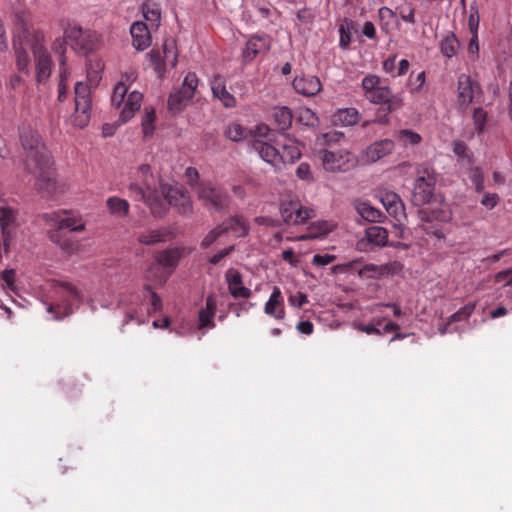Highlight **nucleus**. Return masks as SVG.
Segmentation results:
<instances>
[{"mask_svg": "<svg viewBox=\"0 0 512 512\" xmlns=\"http://www.w3.org/2000/svg\"><path fill=\"white\" fill-rule=\"evenodd\" d=\"M396 139L404 147H414L419 145L422 141L421 135L410 129L399 130L397 132Z\"/></svg>", "mask_w": 512, "mask_h": 512, "instance_id": "obj_39", "label": "nucleus"}, {"mask_svg": "<svg viewBox=\"0 0 512 512\" xmlns=\"http://www.w3.org/2000/svg\"><path fill=\"white\" fill-rule=\"evenodd\" d=\"M355 209L364 220L369 222H380L382 217H384L383 213L379 209L373 207L366 201L356 202Z\"/></svg>", "mask_w": 512, "mask_h": 512, "instance_id": "obj_31", "label": "nucleus"}, {"mask_svg": "<svg viewBox=\"0 0 512 512\" xmlns=\"http://www.w3.org/2000/svg\"><path fill=\"white\" fill-rule=\"evenodd\" d=\"M198 86V77L195 73L189 72L183 81L181 93L184 98H193Z\"/></svg>", "mask_w": 512, "mask_h": 512, "instance_id": "obj_43", "label": "nucleus"}, {"mask_svg": "<svg viewBox=\"0 0 512 512\" xmlns=\"http://www.w3.org/2000/svg\"><path fill=\"white\" fill-rule=\"evenodd\" d=\"M107 208L112 215L127 216L129 213L130 205L127 200L113 196L109 197L106 201Z\"/></svg>", "mask_w": 512, "mask_h": 512, "instance_id": "obj_37", "label": "nucleus"}, {"mask_svg": "<svg viewBox=\"0 0 512 512\" xmlns=\"http://www.w3.org/2000/svg\"><path fill=\"white\" fill-rule=\"evenodd\" d=\"M16 65L20 72L29 73L30 58L28 52L21 47L16 48Z\"/></svg>", "mask_w": 512, "mask_h": 512, "instance_id": "obj_51", "label": "nucleus"}, {"mask_svg": "<svg viewBox=\"0 0 512 512\" xmlns=\"http://www.w3.org/2000/svg\"><path fill=\"white\" fill-rule=\"evenodd\" d=\"M385 270L386 268L384 266L366 264L359 268L357 273L362 278H378L385 273Z\"/></svg>", "mask_w": 512, "mask_h": 512, "instance_id": "obj_48", "label": "nucleus"}, {"mask_svg": "<svg viewBox=\"0 0 512 512\" xmlns=\"http://www.w3.org/2000/svg\"><path fill=\"white\" fill-rule=\"evenodd\" d=\"M288 301L289 303L294 306V307H298V308H301L303 307L306 303H308V297L306 294L302 293V292H298L297 294L295 295H290L289 298H288Z\"/></svg>", "mask_w": 512, "mask_h": 512, "instance_id": "obj_63", "label": "nucleus"}, {"mask_svg": "<svg viewBox=\"0 0 512 512\" xmlns=\"http://www.w3.org/2000/svg\"><path fill=\"white\" fill-rule=\"evenodd\" d=\"M180 255L175 249H168L160 252L156 258L159 265L165 268H175L178 264Z\"/></svg>", "mask_w": 512, "mask_h": 512, "instance_id": "obj_41", "label": "nucleus"}, {"mask_svg": "<svg viewBox=\"0 0 512 512\" xmlns=\"http://www.w3.org/2000/svg\"><path fill=\"white\" fill-rule=\"evenodd\" d=\"M41 218L50 227L48 236L53 243L67 253H72L77 249V242L69 239L62 231H83L85 224L80 216L72 211L61 209L44 213Z\"/></svg>", "mask_w": 512, "mask_h": 512, "instance_id": "obj_2", "label": "nucleus"}, {"mask_svg": "<svg viewBox=\"0 0 512 512\" xmlns=\"http://www.w3.org/2000/svg\"><path fill=\"white\" fill-rule=\"evenodd\" d=\"M380 201L386 211L397 218L404 211V204L398 194L392 191H386L380 194Z\"/></svg>", "mask_w": 512, "mask_h": 512, "instance_id": "obj_26", "label": "nucleus"}, {"mask_svg": "<svg viewBox=\"0 0 512 512\" xmlns=\"http://www.w3.org/2000/svg\"><path fill=\"white\" fill-rule=\"evenodd\" d=\"M171 236V230L169 228L163 227L141 232L138 234L137 240L139 243L144 245H154L166 241Z\"/></svg>", "mask_w": 512, "mask_h": 512, "instance_id": "obj_27", "label": "nucleus"}, {"mask_svg": "<svg viewBox=\"0 0 512 512\" xmlns=\"http://www.w3.org/2000/svg\"><path fill=\"white\" fill-rule=\"evenodd\" d=\"M436 174L429 165H421L417 168V176L414 181L411 201L415 206L429 203L434 197Z\"/></svg>", "mask_w": 512, "mask_h": 512, "instance_id": "obj_4", "label": "nucleus"}, {"mask_svg": "<svg viewBox=\"0 0 512 512\" xmlns=\"http://www.w3.org/2000/svg\"><path fill=\"white\" fill-rule=\"evenodd\" d=\"M394 149V142L390 139H383L374 142L366 149V157L370 162H376L381 158L391 154Z\"/></svg>", "mask_w": 512, "mask_h": 512, "instance_id": "obj_23", "label": "nucleus"}, {"mask_svg": "<svg viewBox=\"0 0 512 512\" xmlns=\"http://www.w3.org/2000/svg\"><path fill=\"white\" fill-rule=\"evenodd\" d=\"M495 282L503 283L504 286L511 285L512 284V269H507V270L498 272L495 275Z\"/></svg>", "mask_w": 512, "mask_h": 512, "instance_id": "obj_64", "label": "nucleus"}, {"mask_svg": "<svg viewBox=\"0 0 512 512\" xmlns=\"http://www.w3.org/2000/svg\"><path fill=\"white\" fill-rule=\"evenodd\" d=\"M453 152L460 160H467L469 163L471 162V153L464 142H455L453 145Z\"/></svg>", "mask_w": 512, "mask_h": 512, "instance_id": "obj_54", "label": "nucleus"}, {"mask_svg": "<svg viewBox=\"0 0 512 512\" xmlns=\"http://www.w3.org/2000/svg\"><path fill=\"white\" fill-rule=\"evenodd\" d=\"M75 111L72 122L75 127L84 128L88 125L91 117V90L87 83L78 81L74 86Z\"/></svg>", "mask_w": 512, "mask_h": 512, "instance_id": "obj_6", "label": "nucleus"}, {"mask_svg": "<svg viewBox=\"0 0 512 512\" xmlns=\"http://www.w3.org/2000/svg\"><path fill=\"white\" fill-rule=\"evenodd\" d=\"M132 44L137 50H145L151 44V34L146 23L135 22L131 25Z\"/></svg>", "mask_w": 512, "mask_h": 512, "instance_id": "obj_20", "label": "nucleus"}, {"mask_svg": "<svg viewBox=\"0 0 512 512\" xmlns=\"http://www.w3.org/2000/svg\"><path fill=\"white\" fill-rule=\"evenodd\" d=\"M166 197L170 206L177 208L183 215H190L193 211L190 196L179 187H169L166 190Z\"/></svg>", "mask_w": 512, "mask_h": 512, "instance_id": "obj_15", "label": "nucleus"}, {"mask_svg": "<svg viewBox=\"0 0 512 512\" xmlns=\"http://www.w3.org/2000/svg\"><path fill=\"white\" fill-rule=\"evenodd\" d=\"M361 119V115L356 108H342L339 109L333 116V121L335 124H340L342 126H354Z\"/></svg>", "mask_w": 512, "mask_h": 512, "instance_id": "obj_30", "label": "nucleus"}, {"mask_svg": "<svg viewBox=\"0 0 512 512\" xmlns=\"http://www.w3.org/2000/svg\"><path fill=\"white\" fill-rule=\"evenodd\" d=\"M211 90L213 96L219 99L226 108H234L236 106V98L226 89L225 81L222 76L216 75L213 77Z\"/></svg>", "mask_w": 512, "mask_h": 512, "instance_id": "obj_21", "label": "nucleus"}, {"mask_svg": "<svg viewBox=\"0 0 512 512\" xmlns=\"http://www.w3.org/2000/svg\"><path fill=\"white\" fill-rule=\"evenodd\" d=\"M335 255L332 254H315L312 258V264L316 266H326L334 262Z\"/></svg>", "mask_w": 512, "mask_h": 512, "instance_id": "obj_57", "label": "nucleus"}, {"mask_svg": "<svg viewBox=\"0 0 512 512\" xmlns=\"http://www.w3.org/2000/svg\"><path fill=\"white\" fill-rule=\"evenodd\" d=\"M482 97L480 84L467 74H461L457 82V103L459 108L466 110L470 104Z\"/></svg>", "mask_w": 512, "mask_h": 512, "instance_id": "obj_10", "label": "nucleus"}, {"mask_svg": "<svg viewBox=\"0 0 512 512\" xmlns=\"http://www.w3.org/2000/svg\"><path fill=\"white\" fill-rule=\"evenodd\" d=\"M475 304H468L453 313L449 318V323L460 322L467 319L473 312Z\"/></svg>", "mask_w": 512, "mask_h": 512, "instance_id": "obj_53", "label": "nucleus"}, {"mask_svg": "<svg viewBox=\"0 0 512 512\" xmlns=\"http://www.w3.org/2000/svg\"><path fill=\"white\" fill-rule=\"evenodd\" d=\"M142 13L146 21L151 27L157 28L161 19L160 5L152 0H147L142 4Z\"/></svg>", "mask_w": 512, "mask_h": 512, "instance_id": "obj_32", "label": "nucleus"}, {"mask_svg": "<svg viewBox=\"0 0 512 512\" xmlns=\"http://www.w3.org/2000/svg\"><path fill=\"white\" fill-rule=\"evenodd\" d=\"M396 58V55L390 56L382 63L383 70L392 77H396Z\"/></svg>", "mask_w": 512, "mask_h": 512, "instance_id": "obj_61", "label": "nucleus"}, {"mask_svg": "<svg viewBox=\"0 0 512 512\" xmlns=\"http://www.w3.org/2000/svg\"><path fill=\"white\" fill-rule=\"evenodd\" d=\"M149 57L156 73L159 75V77H162L165 73V65L161 49H152L149 53Z\"/></svg>", "mask_w": 512, "mask_h": 512, "instance_id": "obj_50", "label": "nucleus"}, {"mask_svg": "<svg viewBox=\"0 0 512 512\" xmlns=\"http://www.w3.org/2000/svg\"><path fill=\"white\" fill-rule=\"evenodd\" d=\"M439 48L443 56L452 58L457 54L460 48V43L454 33L448 32L441 39Z\"/></svg>", "mask_w": 512, "mask_h": 512, "instance_id": "obj_34", "label": "nucleus"}, {"mask_svg": "<svg viewBox=\"0 0 512 512\" xmlns=\"http://www.w3.org/2000/svg\"><path fill=\"white\" fill-rule=\"evenodd\" d=\"M153 189V187H145L139 182H133L128 187L129 196L135 201H143L144 203L149 199Z\"/></svg>", "mask_w": 512, "mask_h": 512, "instance_id": "obj_40", "label": "nucleus"}, {"mask_svg": "<svg viewBox=\"0 0 512 512\" xmlns=\"http://www.w3.org/2000/svg\"><path fill=\"white\" fill-rule=\"evenodd\" d=\"M225 279L228 284L229 292L233 298L248 299L251 297L252 291L249 288L243 286L242 275L239 271L235 269H229L226 272Z\"/></svg>", "mask_w": 512, "mask_h": 512, "instance_id": "obj_18", "label": "nucleus"}, {"mask_svg": "<svg viewBox=\"0 0 512 512\" xmlns=\"http://www.w3.org/2000/svg\"><path fill=\"white\" fill-rule=\"evenodd\" d=\"M277 145L280 147L282 165L292 164L300 158L301 150L295 139L282 135L281 139L277 140Z\"/></svg>", "mask_w": 512, "mask_h": 512, "instance_id": "obj_19", "label": "nucleus"}, {"mask_svg": "<svg viewBox=\"0 0 512 512\" xmlns=\"http://www.w3.org/2000/svg\"><path fill=\"white\" fill-rule=\"evenodd\" d=\"M421 222L449 223L452 220V211L447 204L418 210Z\"/></svg>", "mask_w": 512, "mask_h": 512, "instance_id": "obj_16", "label": "nucleus"}, {"mask_svg": "<svg viewBox=\"0 0 512 512\" xmlns=\"http://www.w3.org/2000/svg\"><path fill=\"white\" fill-rule=\"evenodd\" d=\"M225 234L231 232L235 237H244L249 232L248 222L242 216H234L220 224Z\"/></svg>", "mask_w": 512, "mask_h": 512, "instance_id": "obj_29", "label": "nucleus"}, {"mask_svg": "<svg viewBox=\"0 0 512 512\" xmlns=\"http://www.w3.org/2000/svg\"><path fill=\"white\" fill-rule=\"evenodd\" d=\"M281 216L288 225L302 224L313 216V210L304 207L299 201H289L281 204Z\"/></svg>", "mask_w": 512, "mask_h": 512, "instance_id": "obj_12", "label": "nucleus"}, {"mask_svg": "<svg viewBox=\"0 0 512 512\" xmlns=\"http://www.w3.org/2000/svg\"><path fill=\"white\" fill-rule=\"evenodd\" d=\"M225 229L221 225L212 229L201 241V247L203 249L210 247L218 238L225 234Z\"/></svg>", "mask_w": 512, "mask_h": 512, "instance_id": "obj_52", "label": "nucleus"}, {"mask_svg": "<svg viewBox=\"0 0 512 512\" xmlns=\"http://www.w3.org/2000/svg\"><path fill=\"white\" fill-rule=\"evenodd\" d=\"M388 242V231L381 226H370L365 230V236L357 242L359 251L368 252L375 247H384Z\"/></svg>", "mask_w": 512, "mask_h": 512, "instance_id": "obj_13", "label": "nucleus"}, {"mask_svg": "<svg viewBox=\"0 0 512 512\" xmlns=\"http://www.w3.org/2000/svg\"><path fill=\"white\" fill-rule=\"evenodd\" d=\"M195 192L207 208L221 211L229 206V196L220 187H215L210 183L200 182L196 186Z\"/></svg>", "mask_w": 512, "mask_h": 512, "instance_id": "obj_9", "label": "nucleus"}, {"mask_svg": "<svg viewBox=\"0 0 512 512\" xmlns=\"http://www.w3.org/2000/svg\"><path fill=\"white\" fill-rule=\"evenodd\" d=\"M487 114L482 108H475L473 112V120L478 133H481L486 123Z\"/></svg>", "mask_w": 512, "mask_h": 512, "instance_id": "obj_56", "label": "nucleus"}, {"mask_svg": "<svg viewBox=\"0 0 512 512\" xmlns=\"http://www.w3.org/2000/svg\"><path fill=\"white\" fill-rule=\"evenodd\" d=\"M224 135L233 142H239L251 137L252 130L237 122H233L226 126Z\"/></svg>", "mask_w": 512, "mask_h": 512, "instance_id": "obj_33", "label": "nucleus"}, {"mask_svg": "<svg viewBox=\"0 0 512 512\" xmlns=\"http://www.w3.org/2000/svg\"><path fill=\"white\" fill-rule=\"evenodd\" d=\"M14 20L19 29L22 30L23 36L26 37L29 34L30 12L25 8L15 10Z\"/></svg>", "mask_w": 512, "mask_h": 512, "instance_id": "obj_44", "label": "nucleus"}, {"mask_svg": "<svg viewBox=\"0 0 512 512\" xmlns=\"http://www.w3.org/2000/svg\"><path fill=\"white\" fill-rule=\"evenodd\" d=\"M415 12V7L410 3L396 7V14L399 15L404 22L412 25L416 23Z\"/></svg>", "mask_w": 512, "mask_h": 512, "instance_id": "obj_49", "label": "nucleus"}, {"mask_svg": "<svg viewBox=\"0 0 512 512\" xmlns=\"http://www.w3.org/2000/svg\"><path fill=\"white\" fill-rule=\"evenodd\" d=\"M32 52L36 66V81L43 83L48 80L52 71V59L51 55L44 46V44L36 39L32 45Z\"/></svg>", "mask_w": 512, "mask_h": 512, "instance_id": "obj_11", "label": "nucleus"}, {"mask_svg": "<svg viewBox=\"0 0 512 512\" xmlns=\"http://www.w3.org/2000/svg\"><path fill=\"white\" fill-rule=\"evenodd\" d=\"M342 138H344V134L339 131H329L322 135L324 144L328 146L338 143Z\"/></svg>", "mask_w": 512, "mask_h": 512, "instance_id": "obj_59", "label": "nucleus"}, {"mask_svg": "<svg viewBox=\"0 0 512 512\" xmlns=\"http://www.w3.org/2000/svg\"><path fill=\"white\" fill-rule=\"evenodd\" d=\"M270 129L265 124L256 125L254 130H252L253 140H262L263 138H267L269 136Z\"/></svg>", "mask_w": 512, "mask_h": 512, "instance_id": "obj_60", "label": "nucleus"}, {"mask_svg": "<svg viewBox=\"0 0 512 512\" xmlns=\"http://www.w3.org/2000/svg\"><path fill=\"white\" fill-rule=\"evenodd\" d=\"M65 39L71 47L80 53H88L96 48L98 40L97 33L92 30H84L79 26H69L64 32Z\"/></svg>", "mask_w": 512, "mask_h": 512, "instance_id": "obj_8", "label": "nucleus"}, {"mask_svg": "<svg viewBox=\"0 0 512 512\" xmlns=\"http://www.w3.org/2000/svg\"><path fill=\"white\" fill-rule=\"evenodd\" d=\"M422 230L428 236L435 237V239L441 243L446 240V232L443 230L441 226L442 223L437 222H421Z\"/></svg>", "mask_w": 512, "mask_h": 512, "instance_id": "obj_42", "label": "nucleus"}, {"mask_svg": "<svg viewBox=\"0 0 512 512\" xmlns=\"http://www.w3.org/2000/svg\"><path fill=\"white\" fill-rule=\"evenodd\" d=\"M364 96L373 104L384 105L385 111L390 113L403 106V99L398 94H393L386 85H381L379 76L369 74L362 79L361 83Z\"/></svg>", "mask_w": 512, "mask_h": 512, "instance_id": "obj_3", "label": "nucleus"}, {"mask_svg": "<svg viewBox=\"0 0 512 512\" xmlns=\"http://www.w3.org/2000/svg\"><path fill=\"white\" fill-rule=\"evenodd\" d=\"M155 119H156V116H155V111L154 109H148V108H145V114L142 118V131H143V134H144V137H150L154 134V130H155V126H154V122H155Z\"/></svg>", "mask_w": 512, "mask_h": 512, "instance_id": "obj_46", "label": "nucleus"}, {"mask_svg": "<svg viewBox=\"0 0 512 512\" xmlns=\"http://www.w3.org/2000/svg\"><path fill=\"white\" fill-rule=\"evenodd\" d=\"M145 204L150 208L151 214L155 217H163L168 210V206H170L166 192L164 195H161L155 188Z\"/></svg>", "mask_w": 512, "mask_h": 512, "instance_id": "obj_28", "label": "nucleus"}, {"mask_svg": "<svg viewBox=\"0 0 512 512\" xmlns=\"http://www.w3.org/2000/svg\"><path fill=\"white\" fill-rule=\"evenodd\" d=\"M269 41L266 37L254 36L248 40L243 51L246 61H252L258 54L269 50Z\"/></svg>", "mask_w": 512, "mask_h": 512, "instance_id": "obj_25", "label": "nucleus"}, {"mask_svg": "<svg viewBox=\"0 0 512 512\" xmlns=\"http://www.w3.org/2000/svg\"><path fill=\"white\" fill-rule=\"evenodd\" d=\"M479 21H480V17H479L478 7L474 3L470 6L469 17H468V26H469V29L471 32L477 33Z\"/></svg>", "mask_w": 512, "mask_h": 512, "instance_id": "obj_55", "label": "nucleus"}, {"mask_svg": "<svg viewBox=\"0 0 512 512\" xmlns=\"http://www.w3.org/2000/svg\"><path fill=\"white\" fill-rule=\"evenodd\" d=\"M128 87L123 82H118L113 89L111 95L112 106L120 108L123 104V108L120 112L121 123L129 121L141 107L143 95L138 91H132L126 98Z\"/></svg>", "mask_w": 512, "mask_h": 512, "instance_id": "obj_5", "label": "nucleus"}, {"mask_svg": "<svg viewBox=\"0 0 512 512\" xmlns=\"http://www.w3.org/2000/svg\"><path fill=\"white\" fill-rule=\"evenodd\" d=\"M181 89L171 93L168 98V108L173 112H180L186 103L192 98H184Z\"/></svg>", "mask_w": 512, "mask_h": 512, "instance_id": "obj_47", "label": "nucleus"}, {"mask_svg": "<svg viewBox=\"0 0 512 512\" xmlns=\"http://www.w3.org/2000/svg\"><path fill=\"white\" fill-rule=\"evenodd\" d=\"M217 301L213 294L206 298L205 307L200 309L198 319V329L214 328V317L216 314Z\"/></svg>", "mask_w": 512, "mask_h": 512, "instance_id": "obj_22", "label": "nucleus"}, {"mask_svg": "<svg viewBox=\"0 0 512 512\" xmlns=\"http://www.w3.org/2000/svg\"><path fill=\"white\" fill-rule=\"evenodd\" d=\"M318 154L323 168L329 172H346L357 163L354 155L347 150L332 151L321 149Z\"/></svg>", "mask_w": 512, "mask_h": 512, "instance_id": "obj_7", "label": "nucleus"}, {"mask_svg": "<svg viewBox=\"0 0 512 512\" xmlns=\"http://www.w3.org/2000/svg\"><path fill=\"white\" fill-rule=\"evenodd\" d=\"M22 148L25 152V170L35 178V186L47 197H56L64 192L55 178L51 155L43 144L39 134L31 129L20 133Z\"/></svg>", "mask_w": 512, "mask_h": 512, "instance_id": "obj_1", "label": "nucleus"}, {"mask_svg": "<svg viewBox=\"0 0 512 512\" xmlns=\"http://www.w3.org/2000/svg\"><path fill=\"white\" fill-rule=\"evenodd\" d=\"M264 311L267 315H270L275 319L280 320L284 318L285 310L283 307V299L278 287H275L271 293L269 300L265 304Z\"/></svg>", "mask_w": 512, "mask_h": 512, "instance_id": "obj_24", "label": "nucleus"}, {"mask_svg": "<svg viewBox=\"0 0 512 512\" xmlns=\"http://www.w3.org/2000/svg\"><path fill=\"white\" fill-rule=\"evenodd\" d=\"M161 52L163 54L165 71L168 67L174 68L177 64V50L175 41L173 39L165 40L162 45Z\"/></svg>", "mask_w": 512, "mask_h": 512, "instance_id": "obj_35", "label": "nucleus"}, {"mask_svg": "<svg viewBox=\"0 0 512 512\" xmlns=\"http://www.w3.org/2000/svg\"><path fill=\"white\" fill-rule=\"evenodd\" d=\"M499 202V196L495 193H486L483 195L480 203L488 209H493Z\"/></svg>", "mask_w": 512, "mask_h": 512, "instance_id": "obj_62", "label": "nucleus"}, {"mask_svg": "<svg viewBox=\"0 0 512 512\" xmlns=\"http://www.w3.org/2000/svg\"><path fill=\"white\" fill-rule=\"evenodd\" d=\"M253 149L259 154L268 164L272 165L275 169H281L282 158L280 157V149L263 140H253Z\"/></svg>", "mask_w": 512, "mask_h": 512, "instance_id": "obj_17", "label": "nucleus"}, {"mask_svg": "<svg viewBox=\"0 0 512 512\" xmlns=\"http://www.w3.org/2000/svg\"><path fill=\"white\" fill-rule=\"evenodd\" d=\"M135 182L142 183L145 187H153L154 188V177L151 172V167L148 164H142L138 167L137 172L135 174Z\"/></svg>", "mask_w": 512, "mask_h": 512, "instance_id": "obj_45", "label": "nucleus"}, {"mask_svg": "<svg viewBox=\"0 0 512 512\" xmlns=\"http://www.w3.org/2000/svg\"><path fill=\"white\" fill-rule=\"evenodd\" d=\"M53 50L61 54V58L59 61V84H68L70 72L69 69L66 67V58L64 56V41L55 40V42L53 43Z\"/></svg>", "mask_w": 512, "mask_h": 512, "instance_id": "obj_36", "label": "nucleus"}, {"mask_svg": "<svg viewBox=\"0 0 512 512\" xmlns=\"http://www.w3.org/2000/svg\"><path fill=\"white\" fill-rule=\"evenodd\" d=\"M274 120L279 131L287 130L292 123V112L287 107H280L274 111Z\"/></svg>", "mask_w": 512, "mask_h": 512, "instance_id": "obj_38", "label": "nucleus"}, {"mask_svg": "<svg viewBox=\"0 0 512 512\" xmlns=\"http://www.w3.org/2000/svg\"><path fill=\"white\" fill-rule=\"evenodd\" d=\"M296 93L305 97L316 96L322 90V83L317 76L305 75L296 76L292 82Z\"/></svg>", "mask_w": 512, "mask_h": 512, "instance_id": "obj_14", "label": "nucleus"}, {"mask_svg": "<svg viewBox=\"0 0 512 512\" xmlns=\"http://www.w3.org/2000/svg\"><path fill=\"white\" fill-rule=\"evenodd\" d=\"M314 227L317 228L318 231L317 232H312V236L313 237H323V236H326L327 234H329L334 229V225L332 223H329V222H326V221L318 222L317 224H315Z\"/></svg>", "mask_w": 512, "mask_h": 512, "instance_id": "obj_58", "label": "nucleus"}]
</instances>
